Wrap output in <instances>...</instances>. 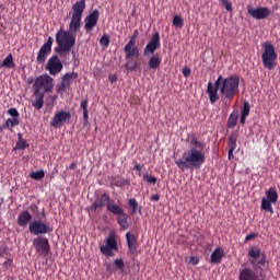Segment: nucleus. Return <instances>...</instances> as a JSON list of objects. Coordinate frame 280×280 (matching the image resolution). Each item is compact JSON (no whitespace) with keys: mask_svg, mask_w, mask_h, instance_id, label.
<instances>
[{"mask_svg":"<svg viewBox=\"0 0 280 280\" xmlns=\"http://www.w3.org/2000/svg\"><path fill=\"white\" fill-rule=\"evenodd\" d=\"M266 196H267V200L272 202V205H275L277 202V200H279V194L277 192V190L275 188H269L266 191Z\"/></svg>","mask_w":280,"mask_h":280,"instance_id":"nucleus-31","label":"nucleus"},{"mask_svg":"<svg viewBox=\"0 0 280 280\" xmlns=\"http://www.w3.org/2000/svg\"><path fill=\"white\" fill-rule=\"evenodd\" d=\"M26 148H30L27 140L23 139V135L21 132L18 133V141L13 148V152H16V150H26Z\"/></svg>","mask_w":280,"mask_h":280,"instance_id":"nucleus-24","label":"nucleus"},{"mask_svg":"<svg viewBox=\"0 0 280 280\" xmlns=\"http://www.w3.org/2000/svg\"><path fill=\"white\" fill-rule=\"evenodd\" d=\"M260 208L262 209V211H268V213H275V209L272 208V201L268 200L266 197L261 198Z\"/></svg>","mask_w":280,"mask_h":280,"instance_id":"nucleus-29","label":"nucleus"},{"mask_svg":"<svg viewBox=\"0 0 280 280\" xmlns=\"http://www.w3.org/2000/svg\"><path fill=\"white\" fill-rule=\"evenodd\" d=\"M12 264H14V259L8 258V259L2 264L3 270H9V269L12 267Z\"/></svg>","mask_w":280,"mask_h":280,"instance_id":"nucleus-44","label":"nucleus"},{"mask_svg":"<svg viewBox=\"0 0 280 280\" xmlns=\"http://www.w3.org/2000/svg\"><path fill=\"white\" fill-rule=\"evenodd\" d=\"M255 237H257V234L250 233V234H248V235L245 237V240H246V242H250V240H255Z\"/></svg>","mask_w":280,"mask_h":280,"instance_id":"nucleus-49","label":"nucleus"},{"mask_svg":"<svg viewBox=\"0 0 280 280\" xmlns=\"http://www.w3.org/2000/svg\"><path fill=\"white\" fill-rule=\"evenodd\" d=\"M71 31L78 32L82 26V14L86 10V0H79L72 5Z\"/></svg>","mask_w":280,"mask_h":280,"instance_id":"nucleus-6","label":"nucleus"},{"mask_svg":"<svg viewBox=\"0 0 280 280\" xmlns=\"http://www.w3.org/2000/svg\"><path fill=\"white\" fill-rule=\"evenodd\" d=\"M125 67L128 71H137V62L127 61Z\"/></svg>","mask_w":280,"mask_h":280,"instance_id":"nucleus-45","label":"nucleus"},{"mask_svg":"<svg viewBox=\"0 0 280 280\" xmlns=\"http://www.w3.org/2000/svg\"><path fill=\"white\" fill-rule=\"evenodd\" d=\"M36 100L32 103V106L36 109V110H40V108H43V104H45V102L43 101L45 95L40 92H38V94L34 93Z\"/></svg>","mask_w":280,"mask_h":280,"instance_id":"nucleus-28","label":"nucleus"},{"mask_svg":"<svg viewBox=\"0 0 280 280\" xmlns=\"http://www.w3.org/2000/svg\"><path fill=\"white\" fill-rule=\"evenodd\" d=\"M54 45V37L49 36L47 42H45L39 48L36 57L38 65H45L47 57L51 56V47Z\"/></svg>","mask_w":280,"mask_h":280,"instance_id":"nucleus-11","label":"nucleus"},{"mask_svg":"<svg viewBox=\"0 0 280 280\" xmlns=\"http://www.w3.org/2000/svg\"><path fill=\"white\" fill-rule=\"evenodd\" d=\"M8 129V126H5V122L0 126V132H3V130Z\"/></svg>","mask_w":280,"mask_h":280,"instance_id":"nucleus-56","label":"nucleus"},{"mask_svg":"<svg viewBox=\"0 0 280 280\" xmlns=\"http://www.w3.org/2000/svg\"><path fill=\"white\" fill-rule=\"evenodd\" d=\"M220 2L222 3V5H226L230 3L229 0H220Z\"/></svg>","mask_w":280,"mask_h":280,"instance_id":"nucleus-57","label":"nucleus"},{"mask_svg":"<svg viewBox=\"0 0 280 280\" xmlns=\"http://www.w3.org/2000/svg\"><path fill=\"white\" fill-rule=\"evenodd\" d=\"M45 69L50 75H58L62 71V61H60L57 55H54L48 59Z\"/></svg>","mask_w":280,"mask_h":280,"instance_id":"nucleus-14","label":"nucleus"},{"mask_svg":"<svg viewBox=\"0 0 280 280\" xmlns=\"http://www.w3.org/2000/svg\"><path fill=\"white\" fill-rule=\"evenodd\" d=\"M116 268H118V270H124L126 268V262H124V259L121 258H117L115 261H114Z\"/></svg>","mask_w":280,"mask_h":280,"instance_id":"nucleus-41","label":"nucleus"},{"mask_svg":"<svg viewBox=\"0 0 280 280\" xmlns=\"http://www.w3.org/2000/svg\"><path fill=\"white\" fill-rule=\"evenodd\" d=\"M257 272L255 270L245 267L238 271V280H258Z\"/></svg>","mask_w":280,"mask_h":280,"instance_id":"nucleus-19","label":"nucleus"},{"mask_svg":"<svg viewBox=\"0 0 280 280\" xmlns=\"http://www.w3.org/2000/svg\"><path fill=\"white\" fill-rule=\"evenodd\" d=\"M133 170H136V172H139V173H138V176H141V170H142V167L140 166V164H136L135 167H133Z\"/></svg>","mask_w":280,"mask_h":280,"instance_id":"nucleus-54","label":"nucleus"},{"mask_svg":"<svg viewBox=\"0 0 280 280\" xmlns=\"http://www.w3.org/2000/svg\"><path fill=\"white\" fill-rule=\"evenodd\" d=\"M31 178L34 180H43V178H45V171H36L31 173Z\"/></svg>","mask_w":280,"mask_h":280,"instance_id":"nucleus-38","label":"nucleus"},{"mask_svg":"<svg viewBox=\"0 0 280 280\" xmlns=\"http://www.w3.org/2000/svg\"><path fill=\"white\" fill-rule=\"evenodd\" d=\"M183 75H184V78H189V75H191V68H189V67L184 68Z\"/></svg>","mask_w":280,"mask_h":280,"instance_id":"nucleus-47","label":"nucleus"},{"mask_svg":"<svg viewBox=\"0 0 280 280\" xmlns=\"http://www.w3.org/2000/svg\"><path fill=\"white\" fill-rule=\"evenodd\" d=\"M139 37V31L136 30L130 37L129 42L125 45L124 51L126 54L125 60H130V58H139V48L135 46L137 44V38Z\"/></svg>","mask_w":280,"mask_h":280,"instance_id":"nucleus-10","label":"nucleus"},{"mask_svg":"<svg viewBox=\"0 0 280 280\" xmlns=\"http://www.w3.org/2000/svg\"><path fill=\"white\" fill-rule=\"evenodd\" d=\"M258 266H266V258H261V259L258 261Z\"/></svg>","mask_w":280,"mask_h":280,"instance_id":"nucleus-55","label":"nucleus"},{"mask_svg":"<svg viewBox=\"0 0 280 280\" xmlns=\"http://www.w3.org/2000/svg\"><path fill=\"white\" fill-rule=\"evenodd\" d=\"M32 207H33L34 209H38V206H36V205H33Z\"/></svg>","mask_w":280,"mask_h":280,"instance_id":"nucleus-61","label":"nucleus"},{"mask_svg":"<svg viewBox=\"0 0 280 280\" xmlns=\"http://www.w3.org/2000/svg\"><path fill=\"white\" fill-rule=\"evenodd\" d=\"M190 145H192V148H196V150H205V142H200L198 141V138H192L190 140Z\"/></svg>","mask_w":280,"mask_h":280,"instance_id":"nucleus-36","label":"nucleus"},{"mask_svg":"<svg viewBox=\"0 0 280 280\" xmlns=\"http://www.w3.org/2000/svg\"><path fill=\"white\" fill-rule=\"evenodd\" d=\"M250 115V103L248 101H245L243 103V109H242V116H241V124L244 126L246 124V117Z\"/></svg>","mask_w":280,"mask_h":280,"instance_id":"nucleus-27","label":"nucleus"},{"mask_svg":"<svg viewBox=\"0 0 280 280\" xmlns=\"http://www.w3.org/2000/svg\"><path fill=\"white\" fill-rule=\"evenodd\" d=\"M248 257L253 258L252 264L255 265L257 259H259V257H261V249H259L258 247H252L248 252Z\"/></svg>","mask_w":280,"mask_h":280,"instance_id":"nucleus-32","label":"nucleus"},{"mask_svg":"<svg viewBox=\"0 0 280 280\" xmlns=\"http://www.w3.org/2000/svg\"><path fill=\"white\" fill-rule=\"evenodd\" d=\"M233 152H235V149H229V153H228L229 161H232V159H234Z\"/></svg>","mask_w":280,"mask_h":280,"instance_id":"nucleus-50","label":"nucleus"},{"mask_svg":"<svg viewBox=\"0 0 280 280\" xmlns=\"http://www.w3.org/2000/svg\"><path fill=\"white\" fill-rule=\"evenodd\" d=\"M107 211H109V213H113L114 215H118L117 224H119L121 229L126 230L130 226V224L128 223V213H126L121 206L117 203H107Z\"/></svg>","mask_w":280,"mask_h":280,"instance_id":"nucleus-8","label":"nucleus"},{"mask_svg":"<svg viewBox=\"0 0 280 280\" xmlns=\"http://www.w3.org/2000/svg\"><path fill=\"white\" fill-rule=\"evenodd\" d=\"M28 231L33 233V235H45L49 233V224L42 221H34L30 224Z\"/></svg>","mask_w":280,"mask_h":280,"instance_id":"nucleus-16","label":"nucleus"},{"mask_svg":"<svg viewBox=\"0 0 280 280\" xmlns=\"http://www.w3.org/2000/svg\"><path fill=\"white\" fill-rule=\"evenodd\" d=\"M32 221V213L30 211L24 210L18 217L19 226H27V223Z\"/></svg>","mask_w":280,"mask_h":280,"instance_id":"nucleus-22","label":"nucleus"},{"mask_svg":"<svg viewBox=\"0 0 280 280\" xmlns=\"http://www.w3.org/2000/svg\"><path fill=\"white\" fill-rule=\"evenodd\" d=\"M156 49H161V33L159 32H155L152 35L151 39L143 49V56H145L147 58L149 56H152L148 61V66L149 69H152L153 71L160 69L162 62L161 56H159V54L154 55Z\"/></svg>","mask_w":280,"mask_h":280,"instance_id":"nucleus-3","label":"nucleus"},{"mask_svg":"<svg viewBox=\"0 0 280 280\" xmlns=\"http://www.w3.org/2000/svg\"><path fill=\"white\" fill-rule=\"evenodd\" d=\"M42 89H44L45 93H51L54 91V79L49 74H43L36 78L33 84L34 93H40Z\"/></svg>","mask_w":280,"mask_h":280,"instance_id":"nucleus-7","label":"nucleus"},{"mask_svg":"<svg viewBox=\"0 0 280 280\" xmlns=\"http://www.w3.org/2000/svg\"><path fill=\"white\" fill-rule=\"evenodd\" d=\"M206 93L210 104H215L220 100V95L223 102H233V97L240 93V77L237 74L228 78L219 75L214 83L208 82Z\"/></svg>","mask_w":280,"mask_h":280,"instance_id":"nucleus-1","label":"nucleus"},{"mask_svg":"<svg viewBox=\"0 0 280 280\" xmlns=\"http://www.w3.org/2000/svg\"><path fill=\"white\" fill-rule=\"evenodd\" d=\"M34 82V79H28V84H32Z\"/></svg>","mask_w":280,"mask_h":280,"instance_id":"nucleus-60","label":"nucleus"},{"mask_svg":"<svg viewBox=\"0 0 280 280\" xmlns=\"http://www.w3.org/2000/svg\"><path fill=\"white\" fill-rule=\"evenodd\" d=\"M224 257V249L221 247L215 248L211 254V264H222V258Z\"/></svg>","mask_w":280,"mask_h":280,"instance_id":"nucleus-23","label":"nucleus"},{"mask_svg":"<svg viewBox=\"0 0 280 280\" xmlns=\"http://www.w3.org/2000/svg\"><path fill=\"white\" fill-rule=\"evenodd\" d=\"M55 40L57 46L54 51L57 56H67L71 51V31L61 26L55 35Z\"/></svg>","mask_w":280,"mask_h":280,"instance_id":"nucleus-4","label":"nucleus"},{"mask_svg":"<svg viewBox=\"0 0 280 280\" xmlns=\"http://www.w3.org/2000/svg\"><path fill=\"white\" fill-rule=\"evenodd\" d=\"M73 167H75V164H74V163H72V165H71V170H73Z\"/></svg>","mask_w":280,"mask_h":280,"instance_id":"nucleus-62","label":"nucleus"},{"mask_svg":"<svg viewBox=\"0 0 280 280\" xmlns=\"http://www.w3.org/2000/svg\"><path fill=\"white\" fill-rule=\"evenodd\" d=\"M107 180L112 187H126V185H130V180L124 179L119 175L109 176Z\"/></svg>","mask_w":280,"mask_h":280,"instance_id":"nucleus-20","label":"nucleus"},{"mask_svg":"<svg viewBox=\"0 0 280 280\" xmlns=\"http://www.w3.org/2000/svg\"><path fill=\"white\" fill-rule=\"evenodd\" d=\"M262 54H261V61L265 67V69H268V71H273L275 67H277V50L275 48V45L270 42H266L262 44Z\"/></svg>","mask_w":280,"mask_h":280,"instance_id":"nucleus-5","label":"nucleus"},{"mask_svg":"<svg viewBox=\"0 0 280 280\" xmlns=\"http://www.w3.org/2000/svg\"><path fill=\"white\" fill-rule=\"evenodd\" d=\"M5 126H7V130H12V128L19 126V124H21V121L19 120V118H8L4 121Z\"/></svg>","mask_w":280,"mask_h":280,"instance_id":"nucleus-33","label":"nucleus"},{"mask_svg":"<svg viewBox=\"0 0 280 280\" xmlns=\"http://www.w3.org/2000/svg\"><path fill=\"white\" fill-rule=\"evenodd\" d=\"M237 114H231L228 118V128H235L237 126Z\"/></svg>","mask_w":280,"mask_h":280,"instance_id":"nucleus-34","label":"nucleus"},{"mask_svg":"<svg viewBox=\"0 0 280 280\" xmlns=\"http://www.w3.org/2000/svg\"><path fill=\"white\" fill-rule=\"evenodd\" d=\"M71 86V74L67 73L58 88V91H66V89H69Z\"/></svg>","mask_w":280,"mask_h":280,"instance_id":"nucleus-30","label":"nucleus"},{"mask_svg":"<svg viewBox=\"0 0 280 280\" xmlns=\"http://www.w3.org/2000/svg\"><path fill=\"white\" fill-rule=\"evenodd\" d=\"M199 262H200V259H198V257H195V256L190 257V264H192V266H198Z\"/></svg>","mask_w":280,"mask_h":280,"instance_id":"nucleus-48","label":"nucleus"},{"mask_svg":"<svg viewBox=\"0 0 280 280\" xmlns=\"http://www.w3.org/2000/svg\"><path fill=\"white\" fill-rule=\"evenodd\" d=\"M73 45H75V37H71V47H73Z\"/></svg>","mask_w":280,"mask_h":280,"instance_id":"nucleus-58","label":"nucleus"},{"mask_svg":"<svg viewBox=\"0 0 280 280\" xmlns=\"http://www.w3.org/2000/svg\"><path fill=\"white\" fill-rule=\"evenodd\" d=\"M108 80L109 82H112V84L115 83V81L117 80V74H109Z\"/></svg>","mask_w":280,"mask_h":280,"instance_id":"nucleus-53","label":"nucleus"},{"mask_svg":"<svg viewBox=\"0 0 280 280\" xmlns=\"http://www.w3.org/2000/svg\"><path fill=\"white\" fill-rule=\"evenodd\" d=\"M100 250L102 255H105V257H115V252L119 250V245L117 244V238L115 236L110 235L106 240L105 245H101Z\"/></svg>","mask_w":280,"mask_h":280,"instance_id":"nucleus-12","label":"nucleus"},{"mask_svg":"<svg viewBox=\"0 0 280 280\" xmlns=\"http://www.w3.org/2000/svg\"><path fill=\"white\" fill-rule=\"evenodd\" d=\"M100 21V10H94L84 19V30L85 32H93Z\"/></svg>","mask_w":280,"mask_h":280,"instance_id":"nucleus-17","label":"nucleus"},{"mask_svg":"<svg viewBox=\"0 0 280 280\" xmlns=\"http://www.w3.org/2000/svg\"><path fill=\"white\" fill-rule=\"evenodd\" d=\"M173 25L175 27H183V25H185V20H183V18H180L179 15H175L173 18Z\"/></svg>","mask_w":280,"mask_h":280,"instance_id":"nucleus-39","label":"nucleus"},{"mask_svg":"<svg viewBox=\"0 0 280 280\" xmlns=\"http://www.w3.org/2000/svg\"><path fill=\"white\" fill-rule=\"evenodd\" d=\"M126 240L129 252L131 253V255H135L137 253V236H135V234L130 232H127Z\"/></svg>","mask_w":280,"mask_h":280,"instance_id":"nucleus-21","label":"nucleus"},{"mask_svg":"<svg viewBox=\"0 0 280 280\" xmlns=\"http://www.w3.org/2000/svg\"><path fill=\"white\" fill-rule=\"evenodd\" d=\"M108 205H115V202L110 201V196L104 192L92 203L91 211H97V209H103V207H108Z\"/></svg>","mask_w":280,"mask_h":280,"instance_id":"nucleus-18","label":"nucleus"},{"mask_svg":"<svg viewBox=\"0 0 280 280\" xmlns=\"http://www.w3.org/2000/svg\"><path fill=\"white\" fill-rule=\"evenodd\" d=\"M69 119H71V113L65 110L57 112L50 121V126L51 128H60V126H65Z\"/></svg>","mask_w":280,"mask_h":280,"instance_id":"nucleus-15","label":"nucleus"},{"mask_svg":"<svg viewBox=\"0 0 280 280\" xmlns=\"http://www.w3.org/2000/svg\"><path fill=\"white\" fill-rule=\"evenodd\" d=\"M224 7L228 12H233V4L231 2H228Z\"/></svg>","mask_w":280,"mask_h":280,"instance_id":"nucleus-52","label":"nucleus"},{"mask_svg":"<svg viewBox=\"0 0 280 280\" xmlns=\"http://www.w3.org/2000/svg\"><path fill=\"white\" fill-rule=\"evenodd\" d=\"M100 45H102V47H108V45H110V37L108 36V34H104L101 37Z\"/></svg>","mask_w":280,"mask_h":280,"instance_id":"nucleus-40","label":"nucleus"},{"mask_svg":"<svg viewBox=\"0 0 280 280\" xmlns=\"http://www.w3.org/2000/svg\"><path fill=\"white\" fill-rule=\"evenodd\" d=\"M8 115H10L11 117H13V119H19L20 114L19 110L16 108H9L7 110Z\"/></svg>","mask_w":280,"mask_h":280,"instance_id":"nucleus-42","label":"nucleus"},{"mask_svg":"<svg viewBox=\"0 0 280 280\" xmlns=\"http://www.w3.org/2000/svg\"><path fill=\"white\" fill-rule=\"evenodd\" d=\"M247 12L252 19H255L256 21H264L272 14V11L267 8V7H258V8H253V7H247Z\"/></svg>","mask_w":280,"mask_h":280,"instance_id":"nucleus-13","label":"nucleus"},{"mask_svg":"<svg viewBox=\"0 0 280 280\" xmlns=\"http://www.w3.org/2000/svg\"><path fill=\"white\" fill-rule=\"evenodd\" d=\"M151 200H153L154 202H159V200H161V196L159 194L152 195Z\"/></svg>","mask_w":280,"mask_h":280,"instance_id":"nucleus-51","label":"nucleus"},{"mask_svg":"<svg viewBox=\"0 0 280 280\" xmlns=\"http://www.w3.org/2000/svg\"><path fill=\"white\" fill-rule=\"evenodd\" d=\"M81 108L83 110V128L90 125L89 122V101L83 100L81 102Z\"/></svg>","mask_w":280,"mask_h":280,"instance_id":"nucleus-25","label":"nucleus"},{"mask_svg":"<svg viewBox=\"0 0 280 280\" xmlns=\"http://www.w3.org/2000/svg\"><path fill=\"white\" fill-rule=\"evenodd\" d=\"M206 156L202 150L190 147V149L183 153V158L175 161V165L179 167L182 172L185 170H200L205 164Z\"/></svg>","mask_w":280,"mask_h":280,"instance_id":"nucleus-2","label":"nucleus"},{"mask_svg":"<svg viewBox=\"0 0 280 280\" xmlns=\"http://www.w3.org/2000/svg\"><path fill=\"white\" fill-rule=\"evenodd\" d=\"M228 145H230V149L236 150V148H237V136L235 133H232L229 137Z\"/></svg>","mask_w":280,"mask_h":280,"instance_id":"nucleus-35","label":"nucleus"},{"mask_svg":"<svg viewBox=\"0 0 280 280\" xmlns=\"http://www.w3.org/2000/svg\"><path fill=\"white\" fill-rule=\"evenodd\" d=\"M10 254V249L8 247H0V257H5Z\"/></svg>","mask_w":280,"mask_h":280,"instance_id":"nucleus-46","label":"nucleus"},{"mask_svg":"<svg viewBox=\"0 0 280 280\" xmlns=\"http://www.w3.org/2000/svg\"><path fill=\"white\" fill-rule=\"evenodd\" d=\"M0 67L4 69H14L16 67V63H14V57L12 54H9L3 61L0 63Z\"/></svg>","mask_w":280,"mask_h":280,"instance_id":"nucleus-26","label":"nucleus"},{"mask_svg":"<svg viewBox=\"0 0 280 280\" xmlns=\"http://www.w3.org/2000/svg\"><path fill=\"white\" fill-rule=\"evenodd\" d=\"M143 180H147V183H150L151 185H156L158 183V179L155 176H149L148 174L143 176Z\"/></svg>","mask_w":280,"mask_h":280,"instance_id":"nucleus-43","label":"nucleus"},{"mask_svg":"<svg viewBox=\"0 0 280 280\" xmlns=\"http://www.w3.org/2000/svg\"><path fill=\"white\" fill-rule=\"evenodd\" d=\"M128 205L132 209L131 214L135 215L139 209V202H137V199L131 198L128 200Z\"/></svg>","mask_w":280,"mask_h":280,"instance_id":"nucleus-37","label":"nucleus"},{"mask_svg":"<svg viewBox=\"0 0 280 280\" xmlns=\"http://www.w3.org/2000/svg\"><path fill=\"white\" fill-rule=\"evenodd\" d=\"M33 246L39 257H49V253H51V246L49 245V240L47 237L38 236L34 238Z\"/></svg>","mask_w":280,"mask_h":280,"instance_id":"nucleus-9","label":"nucleus"},{"mask_svg":"<svg viewBox=\"0 0 280 280\" xmlns=\"http://www.w3.org/2000/svg\"><path fill=\"white\" fill-rule=\"evenodd\" d=\"M71 78H78V74H75V73H71Z\"/></svg>","mask_w":280,"mask_h":280,"instance_id":"nucleus-59","label":"nucleus"}]
</instances>
